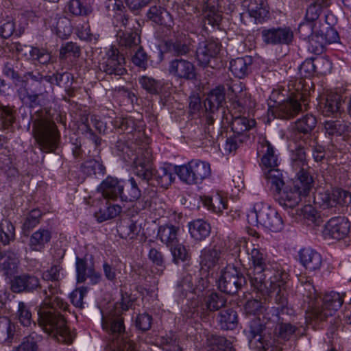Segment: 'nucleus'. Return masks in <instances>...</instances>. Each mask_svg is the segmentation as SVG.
<instances>
[{
  "mask_svg": "<svg viewBox=\"0 0 351 351\" xmlns=\"http://www.w3.org/2000/svg\"><path fill=\"white\" fill-rule=\"evenodd\" d=\"M249 255L252 264L248 274L252 287L264 298L274 293L275 302L279 306L278 309L282 314L289 313L285 288L288 274L285 271H276L267 280L266 277L270 275L271 271L267 269L268 261L264 250L254 247Z\"/></svg>",
  "mask_w": 351,
  "mask_h": 351,
  "instance_id": "f257e3e1",
  "label": "nucleus"
},
{
  "mask_svg": "<svg viewBox=\"0 0 351 351\" xmlns=\"http://www.w3.org/2000/svg\"><path fill=\"white\" fill-rule=\"evenodd\" d=\"M25 77H29L34 81V93L29 95L25 89L20 91V99L25 105L30 108L42 107L49 103L51 94L53 93L54 85L62 88L72 97L73 88V76L67 72H56L52 75H43L38 71H29Z\"/></svg>",
  "mask_w": 351,
  "mask_h": 351,
  "instance_id": "f03ea898",
  "label": "nucleus"
},
{
  "mask_svg": "<svg viewBox=\"0 0 351 351\" xmlns=\"http://www.w3.org/2000/svg\"><path fill=\"white\" fill-rule=\"evenodd\" d=\"M271 189L280 195V204L292 208L314 188L313 177H267Z\"/></svg>",
  "mask_w": 351,
  "mask_h": 351,
  "instance_id": "7ed1b4c3",
  "label": "nucleus"
},
{
  "mask_svg": "<svg viewBox=\"0 0 351 351\" xmlns=\"http://www.w3.org/2000/svg\"><path fill=\"white\" fill-rule=\"evenodd\" d=\"M67 309H61L53 298H43L38 310V321L39 326L51 337L59 342L69 344L72 343L73 336L69 330L64 315L61 314V311Z\"/></svg>",
  "mask_w": 351,
  "mask_h": 351,
  "instance_id": "20e7f679",
  "label": "nucleus"
},
{
  "mask_svg": "<svg viewBox=\"0 0 351 351\" xmlns=\"http://www.w3.org/2000/svg\"><path fill=\"white\" fill-rule=\"evenodd\" d=\"M101 325L106 332L116 337L109 345V351H136L133 343L121 337L125 331L123 319L115 309L102 311Z\"/></svg>",
  "mask_w": 351,
  "mask_h": 351,
  "instance_id": "39448f33",
  "label": "nucleus"
},
{
  "mask_svg": "<svg viewBox=\"0 0 351 351\" xmlns=\"http://www.w3.org/2000/svg\"><path fill=\"white\" fill-rule=\"evenodd\" d=\"M295 90L291 93L289 97L274 106L270 107L269 112L276 118L290 119L294 118L302 110V104L306 106L308 97L307 89L302 90L301 81L295 83Z\"/></svg>",
  "mask_w": 351,
  "mask_h": 351,
  "instance_id": "423d86ee",
  "label": "nucleus"
},
{
  "mask_svg": "<svg viewBox=\"0 0 351 351\" xmlns=\"http://www.w3.org/2000/svg\"><path fill=\"white\" fill-rule=\"evenodd\" d=\"M32 131L42 151L49 153L56 149L60 134L53 121L43 119H36L33 122Z\"/></svg>",
  "mask_w": 351,
  "mask_h": 351,
  "instance_id": "0eeeda50",
  "label": "nucleus"
},
{
  "mask_svg": "<svg viewBox=\"0 0 351 351\" xmlns=\"http://www.w3.org/2000/svg\"><path fill=\"white\" fill-rule=\"evenodd\" d=\"M62 268L59 265H53L49 269L43 274V279L46 282L44 289L41 291L43 298H53L55 302L61 309H66L68 306L67 302H64L60 296L61 290L60 289V271Z\"/></svg>",
  "mask_w": 351,
  "mask_h": 351,
  "instance_id": "6e6552de",
  "label": "nucleus"
},
{
  "mask_svg": "<svg viewBox=\"0 0 351 351\" xmlns=\"http://www.w3.org/2000/svg\"><path fill=\"white\" fill-rule=\"evenodd\" d=\"M246 283L245 278L234 265H228L221 271L217 285L221 291L234 294Z\"/></svg>",
  "mask_w": 351,
  "mask_h": 351,
  "instance_id": "1a4fd4ad",
  "label": "nucleus"
},
{
  "mask_svg": "<svg viewBox=\"0 0 351 351\" xmlns=\"http://www.w3.org/2000/svg\"><path fill=\"white\" fill-rule=\"evenodd\" d=\"M125 58L119 49L111 46L105 55L99 61L100 71L108 75H123L127 71L124 67Z\"/></svg>",
  "mask_w": 351,
  "mask_h": 351,
  "instance_id": "9d476101",
  "label": "nucleus"
},
{
  "mask_svg": "<svg viewBox=\"0 0 351 351\" xmlns=\"http://www.w3.org/2000/svg\"><path fill=\"white\" fill-rule=\"evenodd\" d=\"M344 294L331 291L326 293L322 300V304L315 306L312 311V316L314 319L324 320L328 316H332L342 305Z\"/></svg>",
  "mask_w": 351,
  "mask_h": 351,
  "instance_id": "9b49d317",
  "label": "nucleus"
},
{
  "mask_svg": "<svg viewBox=\"0 0 351 351\" xmlns=\"http://www.w3.org/2000/svg\"><path fill=\"white\" fill-rule=\"evenodd\" d=\"M350 226V222L346 217H332L325 224L322 234L326 240L340 241L348 236Z\"/></svg>",
  "mask_w": 351,
  "mask_h": 351,
  "instance_id": "f8f14e48",
  "label": "nucleus"
},
{
  "mask_svg": "<svg viewBox=\"0 0 351 351\" xmlns=\"http://www.w3.org/2000/svg\"><path fill=\"white\" fill-rule=\"evenodd\" d=\"M261 36L265 44L271 45H289L294 40L293 31L289 26L263 29Z\"/></svg>",
  "mask_w": 351,
  "mask_h": 351,
  "instance_id": "ddd939ff",
  "label": "nucleus"
},
{
  "mask_svg": "<svg viewBox=\"0 0 351 351\" xmlns=\"http://www.w3.org/2000/svg\"><path fill=\"white\" fill-rule=\"evenodd\" d=\"M314 201L324 208L333 207L337 204L346 206L351 203V194L341 189H335L332 193L328 191L319 192L315 196Z\"/></svg>",
  "mask_w": 351,
  "mask_h": 351,
  "instance_id": "4468645a",
  "label": "nucleus"
},
{
  "mask_svg": "<svg viewBox=\"0 0 351 351\" xmlns=\"http://www.w3.org/2000/svg\"><path fill=\"white\" fill-rule=\"evenodd\" d=\"M226 303L227 299L223 294L214 291L208 292L196 311L202 319L206 320L210 313L219 311Z\"/></svg>",
  "mask_w": 351,
  "mask_h": 351,
  "instance_id": "2eb2a0df",
  "label": "nucleus"
},
{
  "mask_svg": "<svg viewBox=\"0 0 351 351\" xmlns=\"http://www.w3.org/2000/svg\"><path fill=\"white\" fill-rule=\"evenodd\" d=\"M169 75L178 80H193L196 78L195 65L183 58H175L169 63Z\"/></svg>",
  "mask_w": 351,
  "mask_h": 351,
  "instance_id": "dca6fc26",
  "label": "nucleus"
},
{
  "mask_svg": "<svg viewBox=\"0 0 351 351\" xmlns=\"http://www.w3.org/2000/svg\"><path fill=\"white\" fill-rule=\"evenodd\" d=\"M166 169L173 170L177 176H208L211 173L210 164L198 160H193L187 165L180 166L169 164Z\"/></svg>",
  "mask_w": 351,
  "mask_h": 351,
  "instance_id": "f3484780",
  "label": "nucleus"
},
{
  "mask_svg": "<svg viewBox=\"0 0 351 351\" xmlns=\"http://www.w3.org/2000/svg\"><path fill=\"white\" fill-rule=\"evenodd\" d=\"M140 24L135 21L132 28L120 29L117 32L116 37L119 47L122 49H134L141 43V31L138 29Z\"/></svg>",
  "mask_w": 351,
  "mask_h": 351,
  "instance_id": "a211bd4d",
  "label": "nucleus"
},
{
  "mask_svg": "<svg viewBox=\"0 0 351 351\" xmlns=\"http://www.w3.org/2000/svg\"><path fill=\"white\" fill-rule=\"evenodd\" d=\"M227 86L232 94V99L234 103L243 109L250 108L254 106V101L252 100L250 95L246 92L245 84L239 80H230L227 83Z\"/></svg>",
  "mask_w": 351,
  "mask_h": 351,
  "instance_id": "6ab92c4d",
  "label": "nucleus"
},
{
  "mask_svg": "<svg viewBox=\"0 0 351 351\" xmlns=\"http://www.w3.org/2000/svg\"><path fill=\"white\" fill-rule=\"evenodd\" d=\"M221 47V44L214 40L200 43L196 50V58L199 64L203 66H207L210 60L219 54Z\"/></svg>",
  "mask_w": 351,
  "mask_h": 351,
  "instance_id": "aec40b11",
  "label": "nucleus"
},
{
  "mask_svg": "<svg viewBox=\"0 0 351 351\" xmlns=\"http://www.w3.org/2000/svg\"><path fill=\"white\" fill-rule=\"evenodd\" d=\"M291 167L296 176H311L315 174L313 169L308 166L306 159L305 147L300 145L292 151Z\"/></svg>",
  "mask_w": 351,
  "mask_h": 351,
  "instance_id": "412c9836",
  "label": "nucleus"
},
{
  "mask_svg": "<svg viewBox=\"0 0 351 351\" xmlns=\"http://www.w3.org/2000/svg\"><path fill=\"white\" fill-rule=\"evenodd\" d=\"M341 106V97L337 93H328L319 98L317 110L326 117H336Z\"/></svg>",
  "mask_w": 351,
  "mask_h": 351,
  "instance_id": "4be33fe9",
  "label": "nucleus"
},
{
  "mask_svg": "<svg viewBox=\"0 0 351 351\" xmlns=\"http://www.w3.org/2000/svg\"><path fill=\"white\" fill-rule=\"evenodd\" d=\"M201 8L205 24L213 27L219 25L221 19V12L219 10L218 0H201Z\"/></svg>",
  "mask_w": 351,
  "mask_h": 351,
  "instance_id": "5701e85b",
  "label": "nucleus"
},
{
  "mask_svg": "<svg viewBox=\"0 0 351 351\" xmlns=\"http://www.w3.org/2000/svg\"><path fill=\"white\" fill-rule=\"evenodd\" d=\"M259 221L267 228L272 231L278 232L282 229V219L278 213L272 210L260 211L258 213H252Z\"/></svg>",
  "mask_w": 351,
  "mask_h": 351,
  "instance_id": "b1692460",
  "label": "nucleus"
},
{
  "mask_svg": "<svg viewBox=\"0 0 351 351\" xmlns=\"http://www.w3.org/2000/svg\"><path fill=\"white\" fill-rule=\"evenodd\" d=\"M247 11L256 23H263L270 19L269 8L264 0H249Z\"/></svg>",
  "mask_w": 351,
  "mask_h": 351,
  "instance_id": "393cba45",
  "label": "nucleus"
},
{
  "mask_svg": "<svg viewBox=\"0 0 351 351\" xmlns=\"http://www.w3.org/2000/svg\"><path fill=\"white\" fill-rule=\"evenodd\" d=\"M226 102V93L223 86L219 85L213 88L207 95L204 102L206 111L215 113Z\"/></svg>",
  "mask_w": 351,
  "mask_h": 351,
  "instance_id": "a878e982",
  "label": "nucleus"
},
{
  "mask_svg": "<svg viewBox=\"0 0 351 351\" xmlns=\"http://www.w3.org/2000/svg\"><path fill=\"white\" fill-rule=\"evenodd\" d=\"M3 73L7 76L11 77L14 84L16 86L19 87L17 89V93L20 97V91L23 89H25L29 95L34 93V81L31 80L29 77L26 78L25 75L22 78L19 74L11 67L9 64H6L3 68Z\"/></svg>",
  "mask_w": 351,
  "mask_h": 351,
  "instance_id": "bb28decb",
  "label": "nucleus"
},
{
  "mask_svg": "<svg viewBox=\"0 0 351 351\" xmlns=\"http://www.w3.org/2000/svg\"><path fill=\"white\" fill-rule=\"evenodd\" d=\"M99 189L105 199H114L123 193V186L114 177H107L101 184Z\"/></svg>",
  "mask_w": 351,
  "mask_h": 351,
  "instance_id": "cd10ccee",
  "label": "nucleus"
},
{
  "mask_svg": "<svg viewBox=\"0 0 351 351\" xmlns=\"http://www.w3.org/2000/svg\"><path fill=\"white\" fill-rule=\"evenodd\" d=\"M300 260L305 269L309 271L319 269L322 265L321 255L311 248H304L300 250Z\"/></svg>",
  "mask_w": 351,
  "mask_h": 351,
  "instance_id": "c85d7f7f",
  "label": "nucleus"
},
{
  "mask_svg": "<svg viewBox=\"0 0 351 351\" xmlns=\"http://www.w3.org/2000/svg\"><path fill=\"white\" fill-rule=\"evenodd\" d=\"M44 289V285H40L39 280L38 278L24 274L15 278L12 282V289L14 292H21L23 291H32L38 287Z\"/></svg>",
  "mask_w": 351,
  "mask_h": 351,
  "instance_id": "c756f323",
  "label": "nucleus"
},
{
  "mask_svg": "<svg viewBox=\"0 0 351 351\" xmlns=\"http://www.w3.org/2000/svg\"><path fill=\"white\" fill-rule=\"evenodd\" d=\"M147 16L154 23L167 27H171L173 24L170 13L161 5L151 6Z\"/></svg>",
  "mask_w": 351,
  "mask_h": 351,
  "instance_id": "7c9ffc66",
  "label": "nucleus"
},
{
  "mask_svg": "<svg viewBox=\"0 0 351 351\" xmlns=\"http://www.w3.org/2000/svg\"><path fill=\"white\" fill-rule=\"evenodd\" d=\"M252 58L250 56H245L233 59L230 63V70L233 75L239 78H244L251 71Z\"/></svg>",
  "mask_w": 351,
  "mask_h": 351,
  "instance_id": "2f4dec72",
  "label": "nucleus"
},
{
  "mask_svg": "<svg viewBox=\"0 0 351 351\" xmlns=\"http://www.w3.org/2000/svg\"><path fill=\"white\" fill-rule=\"evenodd\" d=\"M51 239V232L47 229L40 228L30 237L29 246L32 251L40 252Z\"/></svg>",
  "mask_w": 351,
  "mask_h": 351,
  "instance_id": "473e14b6",
  "label": "nucleus"
},
{
  "mask_svg": "<svg viewBox=\"0 0 351 351\" xmlns=\"http://www.w3.org/2000/svg\"><path fill=\"white\" fill-rule=\"evenodd\" d=\"M221 257V250L216 247L205 248L202 251L200 265L202 269L209 270L219 263Z\"/></svg>",
  "mask_w": 351,
  "mask_h": 351,
  "instance_id": "72a5a7b5",
  "label": "nucleus"
},
{
  "mask_svg": "<svg viewBox=\"0 0 351 351\" xmlns=\"http://www.w3.org/2000/svg\"><path fill=\"white\" fill-rule=\"evenodd\" d=\"M19 263L16 254L8 251L0 256V269L5 272L7 276H12L16 271Z\"/></svg>",
  "mask_w": 351,
  "mask_h": 351,
  "instance_id": "f704fd0d",
  "label": "nucleus"
},
{
  "mask_svg": "<svg viewBox=\"0 0 351 351\" xmlns=\"http://www.w3.org/2000/svg\"><path fill=\"white\" fill-rule=\"evenodd\" d=\"M178 232L179 228L174 226H161L158 230V237L167 247H171L178 243Z\"/></svg>",
  "mask_w": 351,
  "mask_h": 351,
  "instance_id": "c9c22d12",
  "label": "nucleus"
},
{
  "mask_svg": "<svg viewBox=\"0 0 351 351\" xmlns=\"http://www.w3.org/2000/svg\"><path fill=\"white\" fill-rule=\"evenodd\" d=\"M191 237L197 241L205 239L210 232V226L202 219L195 220L189 224Z\"/></svg>",
  "mask_w": 351,
  "mask_h": 351,
  "instance_id": "e433bc0d",
  "label": "nucleus"
},
{
  "mask_svg": "<svg viewBox=\"0 0 351 351\" xmlns=\"http://www.w3.org/2000/svg\"><path fill=\"white\" fill-rule=\"evenodd\" d=\"M76 270L78 282H84L86 277L92 278L95 282L100 278V275L98 273L92 268H88L86 261L78 257L76 259Z\"/></svg>",
  "mask_w": 351,
  "mask_h": 351,
  "instance_id": "4c0bfd02",
  "label": "nucleus"
},
{
  "mask_svg": "<svg viewBox=\"0 0 351 351\" xmlns=\"http://www.w3.org/2000/svg\"><path fill=\"white\" fill-rule=\"evenodd\" d=\"M254 119H249L245 117H236L231 122V129L234 134L243 135L255 126Z\"/></svg>",
  "mask_w": 351,
  "mask_h": 351,
  "instance_id": "58836bf2",
  "label": "nucleus"
},
{
  "mask_svg": "<svg viewBox=\"0 0 351 351\" xmlns=\"http://www.w3.org/2000/svg\"><path fill=\"white\" fill-rule=\"evenodd\" d=\"M208 351H234L231 343L223 337L210 335L207 337Z\"/></svg>",
  "mask_w": 351,
  "mask_h": 351,
  "instance_id": "ea45409f",
  "label": "nucleus"
},
{
  "mask_svg": "<svg viewBox=\"0 0 351 351\" xmlns=\"http://www.w3.org/2000/svg\"><path fill=\"white\" fill-rule=\"evenodd\" d=\"M220 326L224 330H232L237 325V313L232 308L221 311L219 315Z\"/></svg>",
  "mask_w": 351,
  "mask_h": 351,
  "instance_id": "a19ab883",
  "label": "nucleus"
},
{
  "mask_svg": "<svg viewBox=\"0 0 351 351\" xmlns=\"http://www.w3.org/2000/svg\"><path fill=\"white\" fill-rule=\"evenodd\" d=\"M167 51L174 56L181 57L187 55L190 51V46L188 43L181 40H170L165 43Z\"/></svg>",
  "mask_w": 351,
  "mask_h": 351,
  "instance_id": "79ce46f5",
  "label": "nucleus"
},
{
  "mask_svg": "<svg viewBox=\"0 0 351 351\" xmlns=\"http://www.w3.org/2000/svg\"><path fill=\"white\" fill-rule=\"evenodd\" d=\"M202 202L208 209L216 213H219L228 208L227 200L219 194L213 197H204Z\"/></svg>",
  "mask_w": 351,
  "mask_h": 351,
  "instance_id": "37998d69",
  "label": "nucleus"
},
{
  "mask_svg": "<svg viewBox=\"0 0 351 351\" xmlns=\"http://www.w3.org/2000/svg\"><path fill=\"white\" fill-rule=\"evenodd\" d=\"M81 169L82 172L86 176L104 175L106 171L104 164L95 159L84 162L81 166Z\"/></svg>",
  "mask_w": 351,
  "mask_h": 351,
  "instance_id": "c03bdc74",
  "label": "nucleus"
},
{
  "mask_svg": "<svg viewBox=\"0 0 351 351\" xmlns=\"http://www.w3.org/2000/svg\"><path fill=\"white\" fill-rule=\"evenodd\" d=\"M15 332V326L5 316H0V341L6 342L12 339Z\"/></svg>",
  "mask_w": 351,
  "mask_h": 351,
  "instance_id": "a18cd8bd",
  "label": "nucleus"
},
{
  "mask_svg": "<svg viewBox=\"0 0 351 351\" xmlns=\"http://www.w3.org/2000/svg\"><path fill=\"white\" fill-rule=\"evenodd\" d=\"M138 82L147 93L152 95H158L162 90V83L152 77L143 75L138 80Z\"/></svg>",
  "mask_w": 351,
  "mask_h": 351,
  "instance_id": "49530a36",
  "label": "nucleus"
},
{
  "mask_svg": "<svg viewBox=\"0 0 351 351\" xmlns=\"http://www.w3.org/2000/svg\"><path fill=\"white\" fill-rule=\"evenodd\" d=\"M141 122L132 117L117 118L114 120V125L115 128H119L124 132L132 133L141 128Z\"/></svg>",
  "mask_w": 351,
  "mask_h": 351,
  "instance_id": "de8ad7c7",
  "label": "nucleus"
},
{
  "mask_svg": "<svg viewBox=\"0 0 351 351\" xmlns=\"http://www.w3.org/2000/svg\"><path fill=\"white\" fill-rule=\"evenodd\" d=\"M261 167L265 176H282V170L280 168L278 158L276 154L267 157L265 165L261 161Z\"/></svg>",
  "mask_w": 351,
  "mask_h": 351,
  "instance_id": "09e8293b",
  "label": "nucleus"
},
{
  "mask_svg": "<svg viewBox=\"0 0 351 351\" xmlns=\"http://www.w3.org/2000/svg\"><path fill=\"white\" fill-rule=\"evenodd\" d=\"M295 129L301 133L308 134L311 132L316 126L317 119L311 114H307L295 123Z\"/></svg>",
  "mask_w": 351,
  "mask_h": 351,
  "instance_id": "8fccbe9b",
  "label": "nucleus"
},
{
  "mask_svg": "<svg viewBox=\"0 0 351 351\" xmlns=\"http://www.w3.org/2000/svg\"><path fill=\"white\" fill-rule=\"evenodd\" d=\"M41 339V337L36 332L31 333L29 336L25 337L22 343L14 348L12 351H38V342Z\"/></svg>",
  "mask_w": 351,
  "mask_h": 351,
  "instance_id": "3c124183",
  "label": "nucleus"
},
{
  "mask_svg": "<svg viewBox=\"0 0 351 351\" xmlns=\"http://www.w3.org/2000/svg\"><path fill=\"white\" fill-rule=\"evenodd\" d=\"M119 228L121 237L128 239H134L141 231V226L133 219L124 221L123 224Z\"/></svg>",
  "mask_w": 351,
  "mask_h": 351,
  "instance_id": "603ef678",
  "label": "nucleus"
},
{
  "mask_svg": "<svg viewBox=\"0 0 351 351\" xmlns=\"http://www.w3.org/2000/svg\"><path fill=\"white\" fill-rule=\"evenodd\" d=\"M121 212V207L117 204H109L106 208L100 209L95 214L99 222H103L118 216Z\"/></svg>",
  "mask_w": 351,
  "mask_h": 351,
  "instance_id": "864d4df0",
  "label": "nucleus"
},
{
  "mask_svg": "<svg viewBox=\"0 0 351 351\" xmlns=\"http://www.w3.org/2000/svg\"><path fill=\"white\" fill-rule=\"evenodd\" d=\"M15 237V228L12 223L6 219L0 223V241L3 244H8L14 240Z\"/></svg>",
  "mask_w": 351,
  "mask_h": 351,
  "instance_id": "5fc2aeb1",
  "label": "nucleus"
},
{
  "mask_svg": "<svg viewBox=\"0 0 351 351\" xmlns=\"http://www.w3.org/2000/svg\"><path fill=\"white\" fill-rule=\"evenodd\" d=\"M0 120L3 129L5 130L15 121L14 106H3L0 103Z\"/></svg>",
  "mask_w": 351,
  "mask_h": 351,
  "instance_id": "6e6d98bb",
  "label": "nucleus"
},
{
  "mask_svg": "<svg viewBox=\"0 0 351 351\" xmlns=\"http://www.w3.org/2000/svg\"><path fill=\"white\" fill-rule=\"evenodd\" d=\"M326 132L330 135H341L350 132V126L340 121H328L324 123Z\"/></svg>",
  "mask_w": 351,
  "mask_h": 351,
  "instance_id": "4d7b16f0",
  "label": "nucleus"
},
{
  "mask_svg": "<svg viewBox=\"0 0 351 351\" xmlns=\"http://www.w3.org/2000/svg\"><path fill=\"white\" fill-rule=\"evenodd\" d=\"M263 326L260 323L259 319H254L250 326V332L254 339L261 343L263 348L267 351L269 350L270 344L267 341L263 339L262 333L263 332Z\"/></svg>",
  "mask_w": 351,
  "mask_h": 351,
  "instance_id": "13d9d810",
  "label": "nucleus"
},
{
  "mask_svg": "<svg viewBox=\"0 0 351 351\" xmlns=\"http://www.w3.org/2000/svg\"><path fill=\"white\" fill-rule=\"evenodd\" d=\"M257 152L258 154L262 155L261 160L263 165L267 162V157H271V156L275 155V151L273 145L265 138H261L259 139Z\"/></svg>",
  "mask_w": 351,
  "mask_h": 351,
  "instance_id": "bf43d9fd",
  "label": "nucleus"
},
{
  "mask_svg": "<svg viewBox=\"0 0 351 351\" xmlns=\"http://www.w3.org/2000/svg\"><path fill=\"white\" fill-rule=\"evenodd\" d=\"M197 10L198 9L194 2L184 1L182 4L177 6L178 16L186 21L190 20V17L195 14Z\"/></svg>",
  "mask_w": 351,
  "mask_h": 351,
  "instance_id": "052dcab7",
  "label": "nucleus"
},
{
  "mask_svg": "<svg viewBox=\"0 0 351 351\" xmlns=\"http://www.w3.org/2000/svg\"><path fill=\"white\" fill-rule=\"evenodd\" d=\"M41 217V213L38 210H32L25 218L23 224V232L26 234L35 228L39 223Z\"/></svg>",
  "mask_w": 351,
  "mask_h": 351,
  "instance_id": "680f3d73",
  "label": "nucleus"
},
{
  "mask_svg": "<svg viewBox=\"0 0 351 351\" xmlns=\"http://www.w3.org/2000/svg\"><path fill=\"white\" fill-rule=\"evenodd\" d=\"M80 53V48L75 43L68 42L61 47L59 58L66 59L69 56L79 57Z\"/></svg>",
  "mask_w": 351,
  "mask_h": 351,
  "instance_id": "e2e57ef3",
  "label": "nucleus"
},
{
  "mask_svg": "<svg viewBox=\"0 0 351 351\" xmlns=\"http://www.w3.org/2000/svg\"><path fill=\"white\" fill-rule=\"evenodd\" d=\"M148 258L154 266L158 267L157 273L162 274L165 268V258L162 252L156 248H151L148 254Z\"/></svg>",
  "mask_w": 351,
  "mask_h": 351,
  "instance_id": "0e129e2a",
  "label": "nucleus"
},
{
  "mask_svg": "<svg viewBox=\"0 0 351 351\" xmlns=\"http://www.w3.org/2000/svg\"><path fill=\"white\" fill-rule=\"evenodd\" d=\"M17 317L21 324L24 326H29L32 323V313L23 302H19Z\"/></svg>",
  "mask_w": 351,
  "mask_h": 351,
  "instance_id": "69168bd1",
  "label": "nucleus"
},
{
  "mask_svg": "<svg viewBox=\"0 0 351 351\" xmlns=\"http://www.w3.org/2000/svg\"><path fill=\"white\" fill-rule=\"evenodd\" d=\"M30 56L33 60L43 64L49 63L51 59V53L47 49L38 47L32 48Z\"/></svg>",
  "mask_w": 351,
  "mask_h": 351,
  "instance_id": "338daca9",
  "label": "nucleus"
},
{
  "mask_svg": "<svg viewBox=\"0 0 351 351\" xmlns=\"http://www.w3.org/2000/svg\"><path fill=\"white\" fill-rule=\"evenodd\" d=\"M68 11L75 16L87 15L88 10L83 5L80 0H70L67 3Z\"/></svg>",
  "mask_w": 351,
  "mask_h": 351,
  "instance_id": "774afa93",
  "label": "nucleus"
}]
</instances>
